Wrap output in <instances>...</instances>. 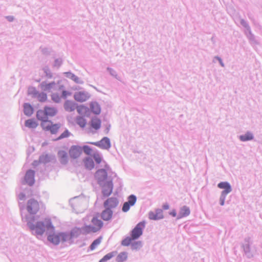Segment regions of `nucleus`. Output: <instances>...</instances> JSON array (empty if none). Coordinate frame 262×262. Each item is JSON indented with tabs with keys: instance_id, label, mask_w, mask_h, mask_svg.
I'll return each instance as SVG.
<instances>
[{
	"instance_id": "obj_17",
	"label": "nucleus",
	"mask_w": 262,
	"mask_h": 262,
	"mask_svg": "<svg viewBox=\"0 0 262 262\" xmlns=\"http://www.w3.org/2000/svg\"><path fill=\"white\" fill-rule=\"evenodd\" d=\"M217 186L221 189H224L222 192V196L225 197V196L231 191V188L230 184L226 182H221L218 184Z\"/></svg>"
},
{
	"instance_id": "obj_8",
	"label": "nucleus",
	"mask_w": 262,
	"mask_h": 262,
	"mask_svg": "<svg viewBox=\"0 0 262 262\" xmlns=\"http://www.w3.org/2000/svg\"><path fill=\"white\" fill-rule=\"evenodd\" d=\"M102 189V193L105 197L110 195L113 191V183L112 180L106 181L105 182L99 184Z\"/></svg>"
},
{
	"instance_id": "obj_35",
	"label": "nucleus",
	"mask_w": 262,
	"mask_h": 262,
	"mask_svg": "<svg viewBox=\"0 0 262 262\" xmlns=\"http://www.w3.org/2000/svg\"><path fill=\"white\" fill-rule=\"evenodd\" d=\"M82 149H83L84 152L88 155H91L93 151L92 149L88 145L83 146Z\"/></svg>"
},
{
	"instance_id": "obj_27",
	"label": "nucleus",
	"mask_w": 262,
	"mask_h": 262,
	"mask_svg": "<svg viewBox=\"0 0 262 262\" xmlns=\"http://www.w3.org/2000/svg\"><path fill=\"white\" fill-rule=\"evenodd\" d=\"M25 125L29 128H34L37 126L38 124L34 119H28L26 121Z\"/></svg>"
},
{
	"instance_id": "obj_47",
	"label": "nucleus",
	"mask_w": 262,
	"mask_h": 262,
	"mask_svg": "<svg viewBox=\"0 0 262 262\" xmlns=\"http://www.w3.org/2000/svg\"><path fill=\"white\" fill-rule=\"evenodd\" d=\"M25 197V195L24 194H20L19 195V199H21V200H23L24 199V198Z\"/></svg>"
},
{
	"instance_id": "obj_29",
	"label": "nucleus",
	"mask_w": 262,
	"mask_h": 262,
	"mask_svg": "<svg viewBox=\"0 0 262 262\" xmlns=\"http://www.w3.org/2000/svg\"><path fill=\"white\" fill-rule=\"evenodd\" d=\"M116 254V252H112L107 253L99 260V262H105L108 260H110L113 257H114Z\"/></svg>"
},
{
	"instance_id": "obj_18",
	"label": "nucleus",
	"mask_w": 262,
	"mask_h": 262,
	"mask_svg": "<svg viewBox=\"0 0 262 262\" xmlns=\"http://www.w3.org/2000/svg\"><path fill=\"white\" fill-rule=\"evenodd\" d=\"M34 171L32 170H28L26 173L25 180L29 185H32L34 182Z\"/></svg>"
},
{
	"instance_id": "obj_24",
	"label": "nucleus",
	"mask_w": 262,
	"mask_h": 262,
	"mask_svg": "<svg viewBox=\"0 0 262 262\" xmlns=\"http://www.w3.org/2000/svg\"><path fill=\"white\" fill-rule=\"evenodd\" d=\"M24 113L27 116H31L33 113V108L29 103H25L24 105Z\"/></svg>"
},
{
	"instance_id": "obj_45",
	"label": "nucleus",
	"mask_w": 262,
	"mask_h": 262,
	"mask_svg": "<svg viewBox=\"0 0 262 262\" xmlns=\"http://www.w3.org/2000/svg\"><path fill=\"white\" fill-rule=\"evenodd\" d=\"M169 214L171 215L173 217L176 216L177 212L175 210H172L171 212H169Z\"/></svg>"
},
{
	"instance_id": "obj_9",
	"label": "nucleus",
	"mask_w": 262,
	"mask_h": 262,
	"mask_svg": "<svg viewBox=\"0 0 262 262\" xmlns=\"http://www.w3.org/2000/svg\"><path fill=\"white\" fill-rule=\"evenodd\" d=\"M43 223L45 225V228L48 230H54L55 229L54 225L58 226L60 224L59 220L56 217H53L52 219L46 218Z\"/></svg>"
},
{
	"instance_id": "obj_12",
	"label": "nucleus",
	"mask_w": 262,
	"mask_h": 262,
	"mask_svg": "<svg viewBox=\"0 0 262 262\" xmlns=\"http://www.w3.org/2000/svg\"><path fill=\"white\" fill-rule=\"evenodd\" d=\"M69 154L71 159H76L82 154V148L79 146H72L69 149Z\"/></svg>"
},
{
	"instance_id": "obj_42",
	"label": "nucleus",
	"mask_w": 262,
	"mask_h": 262,
	"mask_svg": "<svg viewBox=\"0 0 262 262\" xmlns=\"http://www.w3.org/2000/svg\"><path fill=\"white\" fill-rule=\"evenodd\" d=\"M29 94L33 95V96H36L37 94V92L35 89L33 88H30L28 90Z\"/></svg>"
},
{
	"instance_id": "obj_20",
	"label": "nucleus",
	"mask_w": 262,
	"mask_h": 262,
	"mask_svg": "<svg viewBox=\"0 0 262 262\" xmlns=\"http://www.w3.org/2000/svg\"><path fill=\"white\" fill-rule=\"evenodd\" d=\"M58 156L61 163L66 164L68 162V156L67 153L63 150H60L58 152Z\"/></svg>"
},
{
	"instance_id": "obj_36",
	"label": "nucleus",
	"mask_w": 262,
	"mask_h": 262,
	"mask_svg": "<svg viewBox=\"0 0 262 262\" xmlns=\"http://www.w3.org/2000/svg\"><path fill=\"white\" fill-rule=\"evenodd\" d=\"M37 97L38 100L40 102H44L46 101L47 99V95L45 93H41L38 94Z\"/></svg>"
},
{
	"instance_id": "obj_37",
	"label": "nucleus",
	"mask_w": 262,
	"mask_h": 262,
	"mask_svg": "<svg viewBox=\"0 0 262 262\" xmlns=\"http://www.w3.org/2000/svg\"><path fill=\"white\" fill-rule=\"evenodd\" d=\"M87 108L83 105H80L77 108V111L79 114H82L85 113L86 111Z\"/></svg>"
},
{
	"instance_id": "obj_2",
	"label": "nucleus",
	"mask_w": 262,
	"mask_h": 262,
	"mask_svg": "<svg viewBox=\"0 0 262 262\" xmlns=\"http://www.w3.org/2000/svg\"><path fill=\"white\" fill-rule=\"evenodd\" d=\"M58 111L56 108L51 106H45L43 110H39L37 112L36 117L41 122L48 120L49 117H53L56 115Z\"/></svg>"
},
{
	"instance_id": "obj_28",
	"label": "nucleus",
	"mask_w": 262,
	"mask_h": 262,
	"mask_svg": "<svg viewBox=\"0 0 262 262\" xmlns=\"http://www.w3.org/2000/svg\"><path fill=\"white\" fill-rule=\"evenodd\" d=\"M91 111L95 114H99L101 112V109L99 104L97 103H92L91 104Z\"/></svg>"
},
{
	"instance_id": "obj_1",
	"label": "nucleus",
	"mask_w": 262,
	"mask_h": 262,
	"mask_svg": "<svg viewBox=\"0 0 262 262\" xmlns=\"http://www.w3.org/2000/svg\"><path fill=\"white\" fill-rule=\"evenodd\" d=\"M80 233V229L79 228H74L70 233L54 232L48 235V240L53 244L58 245L60 243L71 240L73 237L77 236Z\"/></svg>"
},
{
	"instance_id": "obj_19",
	"label": "nucleus",
	"mask_w": 262,
	"mask_h": 262,
	"mask_svg": "<svg viewBox=\"0 0 262 262\" xmlns=\"http://www.w3.org/2000/svg\"><path fill=\"white\" fill-rule=\"evenodd\" d=\"M113 211L110 209H106L102 211L101 214V217L103 221H110L113 216Z\"/></svg>"
},
{
	"instance_id": "obj_44",
	"label": "nucleus",
	"mask_w": 262,
	"mask_h": 262,
	"mask_svg": "<svg viewBox=\"0 0 262 262\" xmlns=\"http://www.w3.org/2000/svg\"><path fill=\"white\" fill-rule=\"evenodd\" d=\"M71 95V94L70 92H67L66 91H64L62 92V95L64 98H66L67 96H70Z\"/></svg>"
},
{
	"instance_id": "obj_14",
	"label": "nucleus",
	"mask_w": 262,
	"mask_h": 262,
	"mask_svg": "<svg viewBox=\"0 0 262 262\" xmlns=\"http://www.w3.org/2000/svg\"><path fill=\"white\" fill-rule=\"evenodd\" d=\"M118 201L116 198H110L104 202V207L106 209L112 210L117 206Z\"/></svg>"
},
{
	"instance_id": "obj_34",
	"label": "nucleus",
	"mask_w": 262,
	"mask_h": 262,
	"mask_svg": "<svg viewBox=\"0 0 262 262\" xmlns=\"http://www.w3.org/2000/svg\"><path fill=\"white\" fill-rule=\"evenodd\" d=\"M54 85V83L42 84L41 85V88L43 91H48L51 89Z\"/></svg>"
},
{
	"instance_id": "obj_32",
	"label": "nucleus",
	"mask_w": 262,
	"mask_h": 262,
	"mask_svg": "<svg viewBox=\"0 0 262 262\" xmlns=\"http://www.w3.org/2000/svg\"><path fill=\"white\" fill-rule=\"evenodd\" d=\"M133 240H135V239H133L132 236L131 237H127L122 241L121 244L124 246H129L132 244Z\"/></svg>"
},
{
	"instance_id": "obj_38",
	"label": "nucleus",
	"mask_w": 262,
	"mask_h": 262,
	"mask_svg": "<svg viewBox=\"0 0 262 262\" xmlns=\"http://www.w3.org/2000/svg\"><path fill=\"white\" fill-rule=\"evenodd\" d=\"M70 132L68 131V130H66L64 131L58 137V139H61L65 138H67L70 136Z\"/></svg>"
},
{
	"instance_id": "obj_48",
	"label": "nucleus",
	"mask_w": 262,
	"mask_h": 262,
	"mask_svg": "<svg viewBox=\"0 0 262 262\" xmlns=\"http://www.w3.org/2000/svg\"><path fill=\"white\" fill-rule=\"evenodd\" d=\"M225 197H224L223 196V199L221 200V205H223L224 204V200H225Z\"/></svg>"
},
{
	"instance_id": "obj_39",
	"label": "nucleus",
	"mask_w": 262,
	"mask_h": 262,
	"mask_svg": "<svg viewBox=\"0 0 262 262\" xmlns=\"http://www.w3.org/2000/svg\"><path fill=\"white\" fill-rule=\"evenodd\" d=\"M71 78L72 80H73L74 81H75L76 83H82L81 80H80L79 78H78L77 76L72 74L71 76Z\"/></svg>"
},
{
	"instance_id": "obj_41",
	"label": "nucleus",
	"mask_w": 262,
	"mask_h": 262,
	"mask_svg": "<svg viewBox=\"0 0 262 262\" xmlns=\"http://www.w3.org/2000/svg\"><path fill=\"white\" fill-rule=\"evenodd\" d=\"M141 243L140 242H136L132 244V247L133 249H137L141 247Z\"/></svg>"
},
{
	"instance_id": "obj_25",
	"label": "nucleus",
	"mask_w": 262,
	"mask_h": 262,
	"mask_svg": "<svg viewBox=\"0 0 262 262\" xmlns=\"http://www.w3.org/2000/svg\"><path fill=\"white\" fill-rule=\"evenodd\" d=\"M64 107L66 111L72 112L75 110V104L72 101H67L65 102Z\"/></svg>"
},
{
	"instance_id": "obj_21",
	"label": "nucleus",
	"mask_w": 262,
	"mask_h": 262,
	"mask_svg": "<svg viewBox=\"0 0 262 262\" xmlns=\"http://www.w3.org/2000/svg\"><path fill=\"white\" fill-rule=\"evenodd\" d=\"M101 124V120L97 117L92 118L90 122L91 126L95 130H98L100 128Z\"/></svg>"
},
{
	"instance_id": "obj_46",
	"label": "nucleus",
	"mask_w": 262,
	"mask_h": 262,
	"mask_svg": "<svg viewBox=\"0 0 262 262\" xmlns=\"http://www.w3.org/2000/svg\"><path fill=\"white\" fill-rule=\"evenodd\" d=\"M169 208V205L168 204H165L163 205V209L164 210H167Z\"/></svg>"
},
{
	"instance_id": "obj_23",
	"label": "nucleus",
	"mask_w": 262,
	"mask_h": 262,
	"mask_svg": "<svg viewBox=\"0 0 262 262\" xmlns=\"http://www.w3.org/2000/svg\"><path fill=\"white\" fill-rule=\"evenodd\" d=\"M128 257L127 253L126 252H122L120 253L116 257V261L117 262H124Z\"/></svg>"
},
{
	"instance_id": "obj_30",
	"label": "nucleus",
	"mask_w": 262,
	"mask_h": 262,
	"mask_svg": "<svg viewBox=\"0 0 262 262\" xmlns=\"http://www.w3.org/2000/svg\"><path fill=\"white\" fill-rule=\"evenodd\" d=\"M102 237H99L95 239L90 246V249L91 250H94L96 248L100 245L102 241Z\"/></svg>"
},
{
	"instance_id": "obj_16",
	"label": "nucleus",
	"mask_w": 262,
	"mask_h": 262,
	"mask_svg": "<svg viewBox=\"0 0 262 262\" xmlns=\"http://www.w3.org/2000/svg\"><path fill=\"white\" fill-rule=\"evenodd\" d=\"M163 217V211L161 209H156L155 211H150L149 213V218L152 220L162 219Z\"/></svg>"
},
{
	"instance_id": "obj_22",
	"label": "nucleus",
	"mask_w": 262,
	"mask_h": 262,
	"mask_svg": "<svg viewBox=\"0 0 262 262\" xmlns=\"http://www.w3.org/2000/svg\"><path fill=\"white\" fill-rule=\"evenodd\" d=\"M190 213L189 208L187 206L182 207L179 212V218H182L189 215Z\"/></svg>"
},
{
	"instance_id": "obj_43",
	"label": "nucleus",
	"mask_w": 262,
	"mask_h": 262,
	"mask_svg": "<svg viewBox=\"0 0 262 262\" xmlns=\"http://www.w3.org/2000/svg\"><path fill=\"white\" fill-rule=\"evenodd\" d=\"M52 98L55 102H59L60 100V97L56 94H53L52 95Z\"/></svg>"
},
{
	"instance_id": "obj_40",
	"label": "nucleus",
	"mask_w": 262,
	"mask_h": 262,
	"mask_svg": "<svg viewBox=\"0 0 262 262\" xmlns=\"http://www.w3.org/2000/svg\"><path fill=\"white\" fill-rule=\"evenodd\" d=\"M94 158L96 162L99 164L101 162V158L99 154H96L94 155Z\"/></svg>"
},
{
	"instance_id": "obj_6",
	"label": "nucleus",
	"mask_w": 262,
	"mask_h": 262,
	"mask_svg": "<svg viewBox=\"0 0 262 262\" xmlns=\"http://www.w3.org/2000/svg\"><path fill=\"white\" fill-rule=\"evenodd\" d=\"M26 209L30 214L37 213L40 209L39 202L34 199L29 200L27 203Z\"/></svg>"
},
{
	"instance_id": "obj_31",
	"label": "nucleus",
	"mask_w": 262,
	"mask_h": 262,
	"mask_svg": "<svg viewBox=\"0 0 262 262\" xmlns=\"http://www.w3.org/2000/svg\"><path fill=\"white\" fill-rule=\"evenodd\" d=\"M76 122L81 127H84L86 123L85 119L82 117H77Z\"/></svg>"
},
{
	"instance_id": "obj_10",
	"label": "nucleus",
	"mask_w": 262,
	"mask_h": 262,
	"mask_svg": "<svg viewBox=\"0 0 262 262\" xmlns=\"http://www.w3.org/2000/svg\"><path fill=\"white\" fill-rule=\"evenodd\" d=\"M95 178L99 184L111 180L108 178L106 170L104 169L98 170L95 173Z\"/></svg>"
},
{
	"instance_id": "obj_7",
	"label": "nucleus",
	"mask_w": 262,
	"mask_h": 262,
	"mask_svg": "<svg viewBox=\"0 0 262 262\" xmlns=\"http://www.w3.org/2000/svg\"><path fill=\"white\" fill-rule=\"evenodd\" d=\"M90 96V94L88 92L82 89L78 90L74 94V99L79 102L86 101Z\"/></svg>"
},
{
	"instance_id": "obj_3",
	"label": "nucleus",
	"mask_w": 262,
	"mask_h": 262,
	"mask_svg": "<svg viewBox=\"0 0 262 262\" xmlns=\"http://www.w3.org/2000/svg\"><path fill=\"white\" fill-rule=\"evenodd\" d=\"M92 225H85L82 228V230L85 234L96 233L100 231L103 226L102 221L98 219L97 216H94L91 220Z\"/></svg>"
},
{
	"instance_id": "obj_11",
	"label": "nucleus",
	"mask_w": 262,
	"mask_h": 262,
	"mask_svg": "<svg viewBox=\"0 0 262 262\" xmlns=\"http://www.w3.org/2000/svg\"><path fill=\"white\" fill-rule=\"evenodd\" d=\"M145 227L144 222H140L133 229L131 233V236L133 239H136L138 238L142 234L143 229Z\"/></svg>"
},
{
	"instance_id": "obj_13",
	"label": "nucleus",
	"mask_w": 262,
	"mask_h": 262,
	"mask_svg": "<svg viewBox=\"0 0 262 262\" xmlns=\"http://www.w3.org/2000/svg\"><path fill=\"white\" fill-rule=\"evenodd\" d=\"M137 201L136 196L133 194L129 195L128 197V201L125 202L122 207V211L123 212H127L129 210L131 206L135 205Z\"/></svg>"
},
{
	"instance_id": "obj_26",
	"label": "nucleus",
	"mask_w": 262,
	"mask_h": 262,
	"mask_svg": "<svg viewBox=\"0 0 262 262\" xmlns=\"http://www.w3.org/2000/svg\"><path fill=\"white\" fill-rule=\"evenodd\" d=\"M85 167L89 169H92L94 167V163L93 160L90 158H86L84 160Z\"/></svg>"
},
{
	"instance_id": "obj_5",
	"label": "nucleus",
	"mask_w": 262,
	"mask_h": 262,
	"mask_svg": "<svg viewBox=\"0 0 262 262\" xmlns=\"http://www.w3.org/2000/svg\"><path fill=\"white\" fill-rule=\"evenodd\" d=\"M40 125L43 130L49 131L52 134H56L61 127L60 123L53 124L51 121L41 122Z\"/></svg>"
},
{
	"instance_id": "obj_33",
	"label": "nucleus",
	"mask_w": 262,
	"mask_h": 262,
	"mask_svg": "<svg viewBox=\"0 0 262 262\" xmlns=\"http://www.w3.org/2000/svg\"><path fill=\"white\" fill-rule=\"evenodd\" d=\"M252 134L250 133H247L246 134L240 136V139L243 141L250 140H252Z\"/></svg>"
},
{
	"instance_id": "obj_15",
	"label": "nucleus",
	"mask_w": 262,
	"mask_h": 262,
	"mask_svg": "<svg viewBox=\"0 0 262 262\" xmlns=\"http://www.w3.org/2000/svg\"><path fill=\"white\" fill-rule=\"evenodd\" d=\"M89 143L104 149H107L110 147V140L106 137L103 138L99 142H89Z\"/></svg>"
},
{
	"instance_id": "obj_4",
	"label": "nucleus",
	"mask_w": 262,
	"mask_h": 262,
	"mask_svg": "<svg viewBox=\"0 0 262 262\" xmlns=\"http://www.w3.org/2000/svg\"><path fill=\"white\" fill-rule=\"evenodd\" d=\"M34 220L32 219L29 221L27 223L30 230L32 232L36 235H41L45 231V225L43 222H37L34 224Z\"/></svg>"
}]
</instances>
